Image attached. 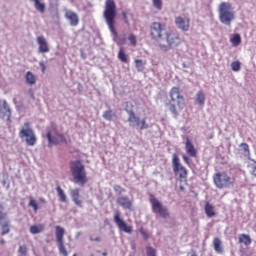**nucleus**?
<instances>
[{
    "mask_svg": "<svg viewBox=\"0 0 256 256\" xmlns=\"http://www.w3.org/2000/svg\"><path fill=\"white\" fill-rule=\"evenodd\" d=\"M149 31L151 39L159 43L162 51H170V49H175V47H179L183 43L179 32L168 30L166 25L161 22H152Z\"/></svg>",
    "mask_w": 256,
    "mask_h": 256,
    "instance_id": "obj_1",
    "label": "nucleus"
},
{
    "mask_svg": "<svg viewBox=\"0 0 256 256\" xmlns=\"http://www.w3.org/2000/svg\"><path fill=\"white\" fill-rule=\"evenodd\" d=\"M169 100L166 103V107L169 109L170 113L174 115V117H178L179 113L183 111V109L187 106L185 103V96H183V92L181 88L174 86L169 91Z\"/></svg>",
    "mask_w": 256,
    "mask_h": 256,
    "instance_id": "obj_2",
    "label": "nucleus"
},
{
    "mask_svg": "<svg viewBox=\"0 0 256 256\" xmlns=\"http://www.w3.org/2000/svg\"><path fill=\"white\" fill-rule=\"evenodd\" d=\"M70 170L72 175V181L75 185L85 186L89 181L87 178V171H85V165L81 160L70 162Z\"/></svg>",
    "mask_w": 256,
    "mask_h": 256,
    "instance_id": "obj_3",
    "label": "nucleus"
},
{
    "mask_svg": "<svg viewBox=\"0 0 256 256\" xmlns=\"http://www.w3.org/2000/svg\"><path fill=\"white\" fill-rule=\"evenodd\" d=\"M103 16L110 32L117 37V30L115 29V19H117V4H115V0H106Z\"/></svg>",
    "mask_w": 256,
    "mask_h": 256,
    "instance_id": "obj_4",
    "label": "nucleus"
},
{
    "mask_svg": "<svg viewBox=\"0 0 256 256\" xmlns=\"http://www.w3.org/2000/svg\"><path fill=\"white\" fill-rule=\"evenodd\" d=\"M218 17L220 23L222 25H227V27H231L235 19V10L233 9V4L230 2H222L218 6Z\"/></svg>",
    "mask_w": 256,
    "mask_h": 256,
    "instance_id": "obj_5",
    "label": "nucleus"
},
{
    "mask_svg": "<svg viewBox=\"0 0 256 256\" xmlns=\"http://www.w3.org/2000/svg\"><path fill=\"white\" fill-rule=\"evenodd\" d=\"M213 183L216 189H229L235 185V177H231L227 172H217L213 175Z\"/></svg>",
    "mask_w": 256,
    "mask_h": 256,
    "instance_id": "obj_6",
    "label": "nucleus"
},
{
    "mask_svg": "<svg viewBox=\"0 0 256 256\" xmlns=\"http://www.w3.org/2000/svg\"><path fill=\"white\" fill-rule=\"evenodd\" d=\"M46 137L48 139V147H53V145H60V143H67V139L65 138V134L59 133L57 130L56 124H51L49 128H47Z\"/></svg>",
    "mask_w": 256,
    "mask_h": 256,
    "instance_id": "obj_7",
    "label": "nucleus"
},
{
    "mask_svg": "<svg viewBox=\"0 0 256 256\" xmlns=\"http://www.w3.org/2000/svg\"><path fill=\"white\" fill-rule=\"evenodd\" d=\"M20 139H25L26 145L29 147H34L37 144V135L33 128H31V123L25 122L19 131Z\"/></svg>",
    "mask_w": 256,
    "mask_h": 256,
    "instance_id": "obj_8",
    "label": "nucleus"
},
{
    "mask_svg": "<svg viewBox=\"0 0 256 256\" xmlns=\"http://www.w3.org/2000/svg\"><path fill=\"white\" fill-rule=\"evenodd\" d=\"M172 168L175 177H177L179 181H187L189 170H187L185 166L181 165V160L177 154H173L172 156Z\"/></svg>",
    "mask_w": 256,
    "mask_h": 256,
    "instance_id": "obj_9",
    "label": "nucleus"
},
{
    "mask_svg": "<svg viewBox=\"0 0 256 256\" xmlns=\"http://www.w3.org/2000/svg\"><path fill=\"white\" fill-rule=\"evenodd\" d=\"M150 204L152 212L155 215H159L162 219H167L169 217V209L163 206V203H161V201H159V199H157L153 194L150 195Z\"/></svg>",
    "mask_w": 256,
    "mask_h": 256,
    "instance_id": "obj_10",
    "label": "nucleus"
},
{
    "mask_svg": "<svg viewBox=\"0 0 256 256\" xmlns=\"http://www.w3.org/2000/svg\"><path fill=\"white\" fill-rule=\"evenodd\" d=\"M55 235L60 255L69 256L67 248L65 247V228L55 226Z\"/></svg>",
    "mask_w": 256,
    "mask_h": 256,
    "instance_id": "obj_11",
    "label": "nucleus"
},
{
    "mask_svg": "<svg viewBox=\"0 0 256 256\" xmlns=\"http://www.w3.org/2000/svg\"><path fill=\"white\" fill-rule=\"evenodd\" d=\"M128 123H130V127L134 129H139L143 131L145 129H149V124H147V119H141L137 114L132 113L131 116L128 117Z\"/></svg>",
    "mask_w": 256,
    "mask_h": 256,
    "instance_id": "obj_12",
    "label": "nucleus"
},
{
    "mask_svg": "<svg viewBox=\"0 0 256 256\" xmlns=\"http://www.w3.org/2000/svg\"><path fill=\"white\" fill-rule=\"evenodd\" d=\"M114 223L117 225L119 231H123V233H128L131 235L133 233V226L128 225L123 218H121V212L119 210L114 213Z\"/></svg>",
    "mask_w": 256,
    "mask_h": 256,
    "instance_id": "obj_13",
    "label": "nucleus"
},
{
    "mask_svg": "<svg viewBox=\"0 0 256 256\" xmlns=\"http://www.w3.org/2000/svg\"><path fill=\"white\" fill-rule=\"evenodd\" d=\"M175 25L180 31L187 32L191 29V19L189 17L177 16L175 18Z\"/></svg>",
    "mask_w": 256,
    "mask_h": 256,
    "instance_id": "obj_14",
    "label": "nucleus"
},
{
    "mask_svg": "<svg viewBox=\"0 0 256 256\" xmlns=\"http://www.w3.org/2000/svg\"><path fill=\"white\" fill-rule=\"evenodd\" d=\"M116 203L120 207L128 209V211H133V201H131L127 196L118 197Z\"/></svg>",
    "mask_w": 256,
    "mask_h": 256,
    "instance_id": "obj_15",
    "label": "nucleus"
},
{
    "mask_svg": "<svg viewBox=\"0 0 256 256\" xmlns=\"http://www.w3.org/2000/svg\"><path fill=\"white\" fill-rule=\"evenodd\" d=\"M70 197L76 207H83V200L81 199V194L79 188L72 189L70 191Z\"/></svg>",
    "mask_w": 256,
    "mask_h": 256,
    "instance_id": "obj_16",
    "label": "nucleus"
},
{
    "mask_svg": "<svg viewBox=\"0 0 256 256\" xmlns=\"http://www.w3.org/2000/svg\"><path fill=\"white\" fill-rule=\"evenodd\" d=\"M65 18L70 22L72 27H77V25H79V15H77V13L71 10H66Z\"/></svg>",
    "mask_w": 256,
    "mask_h": 256,
    "instance_id": "obj_17",
    "label": "nucleus"
},
{
    "mask_svg": "<svg viewBox=\"0 0 256 256\" xmlns=\"http://www.w3.org/2000/svg\"><path fill=\"white\" fill-rule=\"evenodd\" d=\"M36 40L39 45V53H49V44H47L45 37L38 36Z\"/></svg>",
    "mask_w": 256,
    "mask_h": 256,
    "instance_id": "obj_18",
    "label": "nucleus"
},
{
    "mask_svg": "<svg viewBox=\"0 0 256 256\" xmlns=\"http://www.w3.org/2000/svg\"><path fill=\"white\" fill-rule=\"evenodd\" d=\"M185 149H186V153L190 157H197V149H195L193 142H191V140L189 138L186 139Z\"/></svg>",
    "mask_w": 256,
    "mask_h": 256,
    "instance_id": "obj_19",
    "label": "nucleus"
},
{
    "mask_svg": "<svg viewBox=\"0 0 256 256\" xmlns=\"http://www.w3.org/2000/svg\"><path fill=\"white\" fill-rule=\"evenodd\" d=\"M204 211L207 217L212 218L217 216V212H215V206L213 204L206 202L204 206Z\"/></svg>",
    "mask_w": 256,
    "mask_h": 256,
    "instance_id": "obj_20",
    "label": "nucleus"
},
{
    "mask_svg": "<svg viewBox=\"0 0 256 256\" xmlns=\"http://www.w3.org/2000/svg\"><path fill=\"white\" fill-rule=\"evenodd\" d=\"M43 231H45V224H35L30 226L31 235H37L43 233Z\"/></svg>",
    "mask_w": 256,
    "mask_h": 256,
    "instance_id": "obj_21",
    "label": "nucleus"
},
{
    "mask_svg": "<svg viewBox=\"0 0 256 256\" xmlns=\"http://www.w3.org/2000/svg\"><path fill=\"white\" fill-rule=\"evenodd\" d=\"M32 3H34V7L36 11L39 13H45L47 7L45 6V3L41 2V0H30Z\"/></svg>",
    "mask_w": 256,
    "mask_h": 256,
    "instance_id": "obj_22",
    "label": "nucleus"
},
{
    "mask_svg": "<svg viewBox=\"0 0 256 256\" xmlns=\"http://www.w3.org/2000/svg\"><path fill=\"white\" fill-rule=\"evenodd\" d=\"M118 59L121 61V63H129V56L127 55V52H125V49L123 47H120L118 51Z\"/></svg>",
    "mask_w": 256,
    "mask_h": 256,
    "instance_id": "obj_23",
    "label": "nucleus"
},
{
    "mask_svg": "<svg viewBox=\"0 0 256 256\" xmlns=\"http://www.w3.org/2000/svg\"><path fill=\"white\" fill-rule=\"evenodd\" d=\"M238 241H239V243H244L246 245V247H249V245H251V243H253V241L251 240V236H249L247 234H240L238 237Z\"/></svg>",
    "mask_w": 256,
    "mask_h": 256,
    "instance_id": "obj_24",
    "label": "nucleus"
},
{
    "mask_svg": "<svg viewBox=\"0 0 256 256\" xmlns=\"http://www.w3.org/2000/svg\"><path fill=\"white\" fill-rule=\"evenodd\" d=\"M25 80L28 85H35V83H37V78L35 77V74H33V72L31 71L26 73Z\"/></svg>",
    "mask_w": 256,
    "mask_h": 256,
    "instance_id": "obj_25",
    "label": "nucleus"
},
{
    "mask_svg": "<svg viewBox=\"0 0 256 256\" xmlns=\"http://www.w3.org/2000/svg\"><path fill=\"white\" fill-rule=\"evenodd\" d=\"M1 235H8V233H11V224L9 223V220L4 221V223H1Z\"/></svg>",
    "mask_w": 256,
    "mask_h": 256,
    "instance_id": "obj_26",
    "label": "nucleus"
},
{
    "mask_svg": "<svg viewBox=\"0 0 256 256\" xmlns=\"http://www.w3.org/2000/svg\"><path fill=\"white\" fill-rule=\"evenodd\" d=\"M102 117L106 121H113V119H115L117 117V114L115 112H113V110H106V111H104Z\"/></svg>",
    "mask_w": 256,
    "mask_h": 256,
    "instance_id": "obj_27",
    "label": "nucleus"
},
{
    "mask_svg": "<svg viewBox=\"0 0 256 256\" xmlns=\"http://www.w3.org/2000/svg\"><path fill=\"white\" fill-rule=\"evenodd\" d=\"M56 191L59 197V201L61 203H65L67 201V195L65 194V191H63V188H61V186H57Z\"/></svg>",
    "mask_w": 256,
    "mask_h": 256,
    "instance_id": "obj_28",
    "label": "nucleus"
},
{
    "mask_svg": "<svg viewBox=\"0 0 256 256\" xmlns=\"http://www.w3.org/2000/svg\"><path fill=\"white\" fill-rule=\"evenodd\" d=\"M213 245L216 253H223V246H221V239L219 237L214 238Z\"/></svg>",
    "mask_w": 256,
    "mask_h": 256,
    "instance_id": "obj_29",
    "label": "nucleus"
},
{
    "mask_svg": "<svg viewBox=\"0 0 256 256\" xmlns=\"http://www.w3.org/2000/svg\"><path fill=\"white\" fill-rule=\"evenodd\" d=\"M239 147L241 148L240 151H242L244 157H249L251 155V150H249V144L241 143Z\"/></svg>",
    "mask_w": 256,
    "mask_h": 256,
    "instance_id": "obj_30",
    "label": "nucleus"
},
{
    "mask_svg": "<svg viewBox=\"0 0 256 256\" xmlns=\"http://www.w3.org/2000/svg\"><path fill=\"white\" fill-rule=\"evenodd\" d=\"M196 101L198 105H205V93H203V91H198V93L196 94Z\"/></svg>",
    "mask_w": 256,
    "mask_h": 256,
    "instance_id": "obj_31",
    "label": "nucleus"
},
{
    "mask_svg": "<svg viewBox=\"0 0 256 256\" xmlns=\"http://www.w3.org/2000/svg\"><path fill=\"white\" fill-rule=\"evenodd\" d=\"M230 43H232L233 47H239L241 45V35L235 34L231 39Z\"/></svg>",
    "mask_w": 256,
    "mask_h": 256,
    "instance_id": "obj_32",
    "label": "nucleus"
},
{
    "mask_svg": "<svg viewBox=\"0 0 256 256\" xmlns=\"http://www.w3.org/2000/svg\"><path fill=\"white\" fill-rule=\"evenodd\" d=\"M28 207H32L34 213H37L39 211V205L37 204V201L33 199V197L29 198Z\"/></svg>",
    "mask_w": 256,
    "mask_h": 256,
    "instance_id": "obj_33",
    "label": "nucleus"
},
{
    "mask_svg": "<svg viewBox=\"0 0 256 256\" xmlns=\"http://www.w3.org/2000/svg\"><path fill=\"white\" fill-rule=\"evenodd\" d=\"M137 71L142 72L145 69V62L141 59L134 60Z\"/></svg>",
    "mask_w": 256,
    "mask_h": 256,
    "instance_id": "obj_34",
    "label": "nucleus"
},
{
    "mask_svg": "<svg viewBox=\"0 0 256 256\" xmlns=\"http://www.w3.org/2000/svg\"><path fill=\"white\" fill-rule=\"evenodd\" d=\"M124 105H125L124 109H125L126 113H128L129 117H131L133 115V113H135V111H133V108H134L133 103L125 102Z\"/></svg>",
    "mask_w": 256,
    "mask_h": 256,
    "instance_id": "obj_35",
    "label": "nucleus"
},
{
    "mask_svg": "<svg viewBox=\"0 0 256 256\" xmlns=\"http://www.w3.org/2000/svg\"><path fill=\"white\" fill-rule=\"evenodd\" d=\"M7 220V213L5 212V207L3 204H0V225L3 221Z\"/></svg>",
    "mask_w": 256,
    "mask_h": 256,
    "instance_id": "obj_36",
    "label": "nucleus"
},
{
    "mask_svg": "<svg viewBox=\"0 0 256 256\" xmlns=\"http://www.w3.org/2000/svg\"><path fill=\"white\" fill-rule=\"evenodd\" d=\"M128 41L132 47H137V36L133 33L128 35Z\"/></svg>",
    "mask_w": 256,
    "mask_h": 256,
    "instance_id": "obj_37",
    "label": "nucleus"
},
{
    "mask_svg": "<svg viewBox=\"0 0 256 256\" xmlns=\"http://www.w3.org/2000/svg\"><path fill=\"white\" fill-rule=\"evenodd\" d=\"M3 107L6 111L7 121L11 123V108H9V104H7V101L3 102Z\"/></svg>",
    "mask_w": 256,
    "mask_h": 256,
    "instance_id": "obj_38",
    "label": "nucleus"
},
{
    "mask_svg": "<svg viewBox=\"0 0 256 256\" xmlns=\"http://www.w3.org/2000/svg\"><path fill=\"white\" fill-rule=\"evenodd\" d=\"M231 68H232V71H235L236 73L241 71V62H239V61L232 62Z\"/></svg>",
    "mask_w": 256,
    "mask_h": 256,
    "instance_id": "obj_39",
    "label": "nucleus"
},
{
    "mask_svg": "<svg viewBox=\"0 0 256 256\" xmlns=\"http://www.w3.org/2000/svg\"><path fill=\"white\" fill-rule=\"evenodd\" d=\"M153 6L161 11L163 9V1L162 0H152Z\"/></svg>",
    "mask_w": 256,
    "mask_h": 256,
    "instance_id": "obj_40",
    "label": "nucleus"
},
{
    "mask_svg": "<svg viewBox=\"0 0 256 256\" xmlns=\"http://www.w3.org/2000/svg\"><path fill=\"white\" fill-rule=\"evenodd\" d=\"M146 255L147 256H157V250H155L153 247L151 246H147L146 247Z\"/></svg>",
    "mask_w": 256,
    "mask_h": 256,
    "instance_id": "obj_41",
    "label": "nucleus"
},
{
    "mask_svg": "<svg viewBox=\"0 0 256 256\" xmlns=\"http://www.w3.org/2000/svg\"><path fill=\"white\" fill-rule=\"evenodd\" d=\"M28 248H27V245H22V246H20L19 248H18V253L20 254V255H23V256H26L27 255V253H28Z\"/></svg>",
    "mask_w": 256,
    "mask_h": 256,
    "instance_id": "obj_42",
    "label": "nucleus"
},
{
    "mask_svg": "<svg viewBox=\"0 0 256 256\" xmlns=\"http://www.w3.org/2000/svg\"><path fill=\"white\" fill-rule=\"evenodd\" d=\"M114 191H115L116 193H119V195H121V193H125V188H123V187H121V186H119V185H115V186H114Z\"/></svg>",
    "mask_w": 256,
    "mask_h": 256,
    "instance_id": "obj_43",
    "label": "nucleus"
},
{
    "mask_svg": "<svg viewBox=\"0 0 256 256\" xmlns=\"http://www.w3.org/2000/svg\"><path fill=\"white\" fill-rule=\"evenodd\" d=\"M140 233H141L143 239H145V240L149 239V233H147L146 230H144L143 228H140Z\"/></svg>",
    "mask_w": 256,
    "mask_h": 256,
    "instance_id": "obj_44",
    "label": "nucleus"
},
{
    "mask_svg": "<svg viewBox=\"0 0 256 256\" xmlns=\"http://www.w3.org/2000/svg\"><path fill=\"white\" fill-rule=\"evenodd\" d=\"M122 17L124 19V23H126V25H129V17H127V12H122Z\"/></svg>",
    "mask_w": 256,
    "mask_h": 256,
    "instance_id": "obj_45",
    "label": "nucleus"
},
{
    "mask_svg": "<svg viewBox=\"0 0 256 256\" xmlns=\"http://www.w3.org/2000/svg\"><path fill=\"white\" fill-rule=\"evenodd\" d=\"M39 65L41 67L42 73H45V71L47 70V66L45 65V62L43 61L39 62Z\"/></svg>",
    "mask_w": 256,
    "mask_h": 256,
    "instance_id": "obj_46",
    "label": "nucleus"
},
{
    "mask_svg": "<svg viewBox=\"0 0 256 256\" xmlns=\"http://www.w3.org/2000/svg\"><path fill=\"white\" fill-rule=\"evenodd\" d=\"M90 241H95L96 243H101V236L93 238V236H90Z\"/></svg>",
    "mask_w": 256,
    "mask_h": 256,
    "instance_id": "obj_47",
    "label": "nucleus"
},
{
    "mask_svg": "<svg viewBox=\"0 0 256 256\" xmlns=\"http://www.w3.org/2000/svg\"><path fill=\"white\" fill-rule=\"evenodd\" d=\"M126 41L127 40L125 38H119L117 41V45H125Z\"/></svg>",
    "mask_w": 256,
    "mask_h": 256,
    "instance_id": "obj_48",
    "label": "nucleus"
},
{
    "mask_svg": "<svg viewBox=\"0 0 256 256\" xmlns=\"http://www.w3.org/2000/svg\"><path fill=\"white\" fill-rule=\"evenodd\" d=\"M183 161L185 162L186 165H191V162H189V157L187 155L182 156Z\"/></svg>",
    "mask_w": 256,
    "mask_h": 256,
    "instance_id": "obj_49",
    "label": "nucleus"
},
{
    "mask_svg": "<svg viewBox=\"0 0 256 256\" xmlns=\"http://www.w3.org/2000/svg\"><path fill=\"white\" fill-rule=\"evenodd\" d=\"M187 256H197V252H195V250H192L187 254Z\"/></svg>",
    "mask_w": 256,
    "mask_h": 256,
    "instance_id": "obj_50",
    "label": "nucleus"
},
{
    "mask_svg": "<svg viewBox=\"0 0 256 256\" xmlns=\"http://www.w3.org/2000/svg\"><path fill=\"white\" fill-rule=\"evenodd\" d=\"M39 201L43 204L47 203V200H45V198H39Z\"/></svg>",
    "mask_w": 256,
    "mask_h": 256,
    "instance_id": "obj_51",
    "label": "nucleus"
},
{
    "mask_svg": "<svg viewBox=\"0 0 256 256\" xmlns=\"http://www.w3.org/2000/svg\"><path fill=\"white\" fill-rule=\"evenodd\" d=\"M0 243H1L2 245H5V240H4V239H1V240H0Z\"/></svg>",
    "mask_w": 256,
    "mask_h": 256,
    "instance_id": "obj_52",
    "label": "nucleus"
},
{
    "mask_svg": "<svg viewBox=\"0 0 256 256\" xmlns=\"http://www.w3.org/2000/svg\"><path fill=\"white\" fill-rule=\"evenodd\" d=\"M102 255L103 256H107L108 254H107V252H103Z\"/></svg>",
    "mask_w": 256,
    "mask_h": 256,
    "instance_id": "obj_53",
    "label": "nucleus"
},
{
    "mask_svg": "<svg viewBox=\"0 0 256 256\" xmlns=\"http://www.w3.org/2000/svg\"><path fill=\"white\" fill-rule=\"evenodd\" d=\"M181 191H183V186L180 187Z\"/></svg>",
    "mask_w": 256,
    "mask_h": 256,
    "instance_id": "obj_54",
    "label": "nucleus"
},
{
    "mask_svg": "<svg viewBox=\"0 0 256 256\" xmlns=\"http://www.w3.org/2000/svg\"><path fill=\"white\" fill-rule=\"evenodd\" d=\"M73 256H77V253L73 254Z\"/></svg>",
    "mask_w": 256,
    "mask_h": 256,
    "instance_id": "obj_55",
    "label": "nucleus"
}]
</instances>
